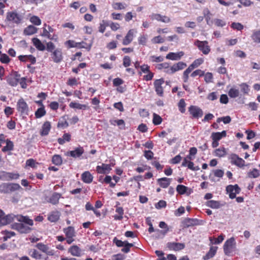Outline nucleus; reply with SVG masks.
<instances>
[{"mask_svg": "<svg viewBox=\"0 0 260 260\" xmlns=\"http://www.w3.org/2000/svg\"><path fill=\"white\" fill-rule=\"evenodd\" d=\"M112 7L114 10H120L124 9L126 5L121 3H114L112 4Z\"/></svg>", "mask_w": 260, "mask_h": 260, "instance_id": "6e6d98bb", "label": "nucleus"}, {"mask_svg": "<svg viewBox=\"0 0 260 260\" xmlns=\"http://www.w3.org/2000/svg\"><path fill=\"white\" fill-rule=\"evenodd\" d=\"M114 164H106L102 163L101 166H97L96 171L98 174H105L109 173L112 170L111 167L114 166Z\"/></svg>", "mask_w": 260, "mask_h": 260, "instance_id": "4468645a", "label": "nucleus"}, {"mask_svg": "<svg viewBox=\"0 0 260 260\" xmlns=\"http://www.w3.org/2000/svg\"><path fill=\"white\" fill-rule=\"evenodd\" d=\"M36 247L48 255L52 256L54 255V251L51 249L47 245L43 243H37L36 245Z\"/></svg>", "mask_w": 260, "mask_h": 260, "instance_id": "a211bd4d", "label": "nucleus"}, {"mask_svg": "<svg viewBox=\"0 0 260 260\" xmlns=\"http://www.w3.org/2000/svg\"><path fill=\"white\" fill-rule=\"evenodd\" d=\"M188 112L192 118L199 119L203 115L202 109L197 106H190L188 108Z\"/></svg>", "mask_w": 260, "mask_h": 260, "instance_id": "0eeeda50", "label": "nucleus"}, {"mask_svg": "<svg viewBox=\"0 0 260 260\" xmlns=\"http://www.w3.org/2000/svg\"><path fill=\"white\" fill-rule=\"evenodd\" d=\"M68 252L73 256L80 257L82 255V250L77 245H74L69 248Z\"/></svg>", "mask_w": 260, "mask_h": 260, "instance_id": "412c9836", "label": "nucleus"}, {"mask_svg": "<svg viewBox=\"0 0 260 260\" xmlns=\"http://www.w3.org/2000/svg\"><path fill=\"white\" fill-rule=\"evenodd\" d=\"M32 42L34 46L37 50L43 51L46 49L45 46L43 44L41 41L37 38L32 39Z\"/></svg>", "mask_w": 260, "mask_h": 260, "instance_id": "a878e982", "label": "nucleus"}, {"mask_svg": "<svg viewBox=\"0 0 260 260\" xmlns=\"http://www.w3.org/2000/svg\"><path fill=\"white\" fill-rule=\"evenodd\" d=\"M60 217V213L58 211L51 212L48 216V220L52 222L57 221Z\"/></svg>", "mask_w": 260, "mask_h": 260, "instance_id": "473e14b6", "label": "nucleus"}, {"mask_svg": "<svg viewBox=\"0 0 260 260\" xmlns=\"http://www.w3.org/2000/svg\"><path fill=\"white\" fill-rule=\"evenodd\" d=\"M46 48L47 51L49 52H52L55 49V46L54 44V43L51 41H49L46 44Z\"/></svg>", "mask_w": 260, "mask_h": 260, "instance_id": "69168bd1", "label": "nucleus"}, {"mask_svg": "<svg viewBox=\"0 0 260 260\" xmlns=\"http://www.w3.org/2000/svg\"><path fill=\"white\" fill-rule=\"evenodd\" d=\"M61 197L62 195L61 193L54 192L52 194L49 200L47 201V202L54 205H57L59 203V199Z\"/></svg>", "mask_w": 260, "mask_h": 260, "instance_id": "5701e85b", "label": "nucleus"}, {"mask_svg": "<svg viewBox=\"0 0 260 260\" xmlns=\"http://www.w3.org/2000/svg\"><path fill=\"white\" fill-rule=\"evenodd\" d=\"M13 229L17 230L21 234H27L31 232L32 229L23 223H15L12 225Z\"/></svg>", "mask_w": 260, "mask_h": 260, "instance_id": "6e6552de", "label": "nucleus"}, {"mask_svg": "<svg viewBox=\"0 0 260 260\" xmlns=\"http://www.w3.org/2000/svg\"><path fill=\"white\" fill-rule=\"evenodd\" d=\"M2 233L4 235L3 237V241H6L8 239L11 238L12 237L15 236V233L14 232L12 231H4L2 232Z\"/></svg>", "mask_w": 260, "mask_h": 260, "instance_id": "3c124183", "label": "nucleus"}, {"mask_svg": "<svg viewBox=\"0 0 260 260\" xmlns=\"http://www.w3.org/2000/svg\"><path fill=\"white\" fill-rule=\"evenodd\" d=\"M147 41V37L145 35H141L138 39V43L139 45L145 46Z\"/></svg>", "mask_w": 260, "mask_h": 260, "instance_id": "774afa93", "label": "nucleus"}, {"mask_svg": "<svg viewBox=\"0 0 260 260\" xmlns=\"http://www.w3.org/2000/svg\"><path fill=\"white\" fill-rule=\"evenodd\" d=\"M204 62V60L202 58H199L194 60L193 62L189 66V67L183 72L182 79L184 83H187L189 79V74L191 71L199 67Z\"/></svg>", "mask_w": 260, "mask_h": 260, "instance_id": "f03ea898", "label": "nucleus"}, {"mask_svg": "<svg viewBox=\"0 0 260 260\" xmlns=\"http://www.w3.org/2000/svg\"><path fill=\"white\" fill-rule=\"evenodd\" d=\"M134 246V244L128 243L127 241H125V243L123 245V248L121 249V251L127 253L130 251V248Z\"/></svg>", "mask_w": 260, "mask_h": 260, "instance_id": "864d4df0", "label": "nucleus"}, {"mask_svg": "<svg viewBox=\"0 0 260 260\" xmlns=\"http://www.w3.org/2000/svg\"><path fill=\"white\" fill-rule=\"evenodd\" d=\"M186 106V104L185 102L184 99H181L179 100L178 103V107L179 111L181 113H184L186 109L185 107Z\"/></svg>", "mask_w": 260, "mask_h": 260, "instance_id": "de8ad7c7", "label": "nucleus"}, {"mask_svg": "<svg viewBox=\"0 0 260 260\" xmlns=\"http://www.w3.org/2000/svg\"><path fill=\"white\" fill-rule=\"evenodd\" d=\"M84 153V149L82 147L79 146L76 148L74 150L69 152L70 156L76 158L81 156Z\"/></svg>", "mask_w": 260, "mask_h": 260, "instance_id": "c756f323", "label": "nucleus"}, {"mask_svg": "<svg viewBox=\"0 0 260 260\" xmlns=\"http://www.w3.org/2000/svg\"><path fill=\"white\" fill-rule=\"evenodd\" d=\"M21 188L18 183H2L0 184V193L8 194Z\"/></svg>", "mask_w": 260, "mask_h": 260, "instance_id": "7ed1b4c3", "label": "nucleus"}, {"mask_svg": "<svg viewBox=\"0 0 260 260\" xmlns=\"http://www.w3.org/2000/svg\"><path fill=\"white\" fill-rule=\"evenodd\" d=\"M5 142L6 143V145L2 148V151L4 152L12 151L14 149L13 142L10 139H7Z\"/></svg>", "mask_w": 260, "mask_h": 260, "instance_id": "58836bf2", "label": "nucleus"}, {"mask_svg": "<svg viewBox=\"0 0 260 260\" xmlns=\"http://www.w3.org/2000/svg\"><path fill=\"white\" fill-rule=\"evenodd\" d=\"M17 109L21 115H28L29 110L28 105L22 98L18 100L17 104Z\"/></svg>", "mask_w": 260, "mask_h": 260, "instance_id": "1a4fd4ad", "label": "nucleus"}, {"mask_svg": "<svg viewBox=\"0 0 260 260\" xmlns=\"http://www.w3.org/2000/svg\"><path fill=\"white\" fill-rule=\"evenodd\" d=\"M226 132L225 131H223L221 132H213L212 133L211 138L212 140L219 141L223 137H226Z\"/></svg>", "mask_w": 260, "mask_h": 260, "instance_id": "2f4dec72", "label": "nucleus"}, {"mask_svg": "<svg viewBox=\"0 0 260 260\" xmlns=\"http://www.w3.org/2000/svg\"><path fill=\"white\" fill-rule=\"evenodd\" d=\"M20 75L16 73L14 75L9 77L7 79L8 83L12 86H16L17 85Z\"/></svg>", "mask_w": 260, "mask_h": 260, "instance_id": "4be33fe9", "label": "nucleus"}, {"mask_svg": "<svg viewBox=\"0 0 260 260\" xmlns=\"http://www.w3.org/2000/svg\"><path fill=\"white\" fill-rule=\"evenodd\" d=\"M231 27L233 29L237 30H242L244 28V26L239 22H233L231 25Z\"/></svg>", "mask_w": 260, "mask_h": 260, "instance_id": "e2e57ef3", "label": "nucleus"}, {"mask_svg": "<svg viewBox=\"0 0 260 260\" xmlns=\"http://www.w3.org/2000/svg\"><path fill=\"white\" fill-rule=\"evenodd\" d=\"M19 176V174L17 173L8 172V181L17 180Z\"/></svg>", "mask_w": 260, "mask_h": 260, "instance_id": "bf43d9fd", "label": "nucleus"}, {"mask_svg": "<svg viewBox=\"0 0 260 260\" xmlns=\"http://www.w3.org/2000/svg\"><path fill=\"white\" fill-rule=\"evenodd\" d=\"M165 81L163 78L156 79L154 81V87L156 94L159 96H163L164 88L162 85L164 83Z\"/></svg>", "mask_w": 260, "mask_h": 260, "instance_id": "ddd939ff", "label": "nucleus"}, {"mask_svg": "<svg viewBox=\"0 0 260 260\" xmlns=\"http://www.w3.org/2000/svg\"><path fill=\"white\" fill-rule=\"evenodd\" d=\"M203 14L206 20L207 23L209 24V22L211 20V16L210 10L208 8L205 9L203 11Z\"/></svg>", "mask_w": 260, "mask_h": 260, "instance_id": "680f3d73", "label": "nucleus"}, {"mask_svg": "<svg viewBox=\"0 0 260 260\" xmlns=\"http://www.w3.org/2000/svg\"><path fill=\"white\" fill-rule=\"evenodd\" d=\"M29 254L31 257L36 259H40L42 258V255L35 249H30L29 251Z\"/></svg>", "mask_w": 260, "mask_h": 260, "instance_id": "49530a36", "label": "nucleus"}, {"mask_svg": "<svg viewBox=\"0 0 260 260\" xmlns=\"http://www.w3.org/2000/svg\"><path fill=\"white\" fill-rule=\"evenodd\" d=\"M71 139V136L69 133H64L62 138H59L57 142L60 145H63L66 142H70Z\"/></svg>", "mask_w": 260, "mask_h": 260, "instance_id": "ea45409f", "label": "nucleus"}, {"mask_svg": "<svg viewBox=\"0 0 260 260\" xmlns=\"http://www.w3.org/2000/svg\"><path fill=\"white\" fill-rule=\"evenodd\" d=\"M109 26V21L103 20L100 23L99 27V31L101 33H104L105 31L106 27Z\"/></svg>", "mask_w": 260, "mask_h": 260, "instance_id": "09e8293b", "label": "nucleus"}, {"mask_svg": "<svg viewBox=\"0 0 260 260\" xmlns=\"http://www.w3.org/2000/svg\"><path fill=\"white\" fill-rule=\"evenodd\" d=\"M184 53L183 51H180L177 53L170 52L167 56L166 58L172 60H178L184 55Z\"/></svg>", "mask_w": 260, "mask_h": 260, "instance_id": "393cba45", "label": "nucleus"}, {"mask_svg": "<svg viewBox=\"0 0 260 260\" xmlns=\"http://www.w3.org/2000/svg\"><path fill=\"white\" fill-rule=\"evenodd\" d=\"M37 31V28L35 26L30 25L24 29V34L26 35L29 36L36 33Z\"/></svg>", "mask_w": 260, "mask_h": 260, "instance_id": "a19ab883", "label": "nucleus"}, {"mask_svg": "<svg viewBox=\"0 0 260 260\" xmlns=\"http://www.w3.org/2000/svg\"><path fill=\"white\" fill-rule=\"evenodd\" d=\"M182 224L184 228H188L201 224V220L198 218H185L182 221Z\"/></svg>", "mask_w": 260, "mask_h": 260, "instance_id": "9d476101", "label": "nucleus"}, {"mask_svg": "<svg viewBox=\"0 0 260 260\" xmlns=\"http://www.w3.org/2000/svg\"><path fill=\"white\" fill-rule=\"evenodd\" d=\"M215 156L221 157L224 156L226 154V151L224 147H220L216 149L213 152Z\"/></svg>", "mask_w": 260, "mask_h": 260, "instance_id": "79ce46f5", "label": "nucleus"}, {"mask_svg": "<svg viewBox=\"0 0 260 260\" xmlns=\"http://www.w3.org/2000/svg\"><path fill=\"white\" fill-rule=\"evenodd\" d=\"M235 244V241L234 238H231L225 242L223 245V250L225 255H230L233 251Z\"/></svg>", "mask_w": 260, "mask_h": 260, "instance_id": "f8f14e48", "label": "nucleus"}, {"mask_svg": "<svg viewBox=\"0 0 260 260\" xmlns=\"http://www.w3.org/2000/svg\"><path fill=\"white\" fill-rule=\"evenodd\" d=\"M30 21L36 25H39L41 24V20L40 18L37 16H32L30 18Z\"/></svg>", "mask_w": 260, "mask_h": 260, "instance_id": "0e129e2a", "label": "nucleus"}, {"mask_svg": "<svg viewBox=\"0 0 260 260\" xmlns=\"http://www.w3.org/2000/svg\"><path fill=\"white\" fill-rule=\"evenodd\" d=\"M186 66V63L183 61H179L177 63H174L171 67H170L169 63L168 62L161 63L157 64L156 68L158 70L164 69L165 70V72L166 74L172 75L178 71L184 69Z\"/></svg>", "mask_w": 260, "mask_h": 260, "instance_id": "f257e3e1", "label": "nucleus"}, {"mask_svg": "<svg viewBox=\"0 0 260 260\" xmlns=\"http://www.w3.org/2000/svg\"><path fill=\"white\" fill-rule=\"evenodd\" d=\"M93 176L89 171H85L81 175V179L85 183H90L92 182Z\"/></svg>", "mask_w": 260, "mask_h": 260, "instance_id": "cd10ccee", "label": "nucleus"}, {"mask_svg": "<svg viewBox=\"0 0 260 260\" xmlns=\"http://www.w3.org/2000/svg\"><path fill=\"white\" fill-rule=\"evenodd\" d=\"M46 26H47V24L45 23L44 25V27H43V32L41 34V36L43 37L47 38L50 40H53L54 42H57L58 40L57 35L54 34L52 35L50 34L48 32V29H47L45 27Z\"/></svg>", "mask_w": 260, "mask_h": 260, "instance_id": "6ab92c4d", "label": "nucleus"}, {"mask_svg": "<svg viewBox=\"0 0 260 260\" xmlns=\"http://www.w3.org/2000/svg\"><path fill=\"white\" fill-rule=\"evenodd\" d=\"M69 106L71 108L81 110H86L89 109V107L87 106L86 105L81 104L78 103H76L74 102H72L71 103H70V104H69Z\"/></svg>", "mask_w": 260, "mask_h": 260, "instance_id": "4c0bfd02", "label": "nucleus"}, {"mask_svg": "<svg viewBox=\"0 0 260 260\" xmlns=\"http://www.w3.org/2000/svg\"><path fill=\"white\" fill-rule=\"evenodd\" d=\"M67 238H74L75 236V231L74 227L70 226L63 229Z\"/></svg>", "mask_w": 260, "mask_h": 260, "instance_id": "f704fd0d", "label": "nucleus"}, {"mask_svg": "<svg viewBox=\"0 0 260 260\" xmlns=\"http://www.w3.org/2000/svg\"><path fill=\"white\" fill-rule=\"evenodd\" d=\"M259 171L256 169H253L248 173L249 178H257L259 176Z\"/></svg>", "mask_w": 260, "mask_h": 260, "instance_id": "13d9d810", "label": "nucleus"}, {"mask_svg": "<svg viewBox=\"0 0 260 260\" xmlns=\"http://www.w3.org/2000/svg\"><path fill=\"white\" fill-rule=\"evenodd\" d=\"M218 247L216 246H211L209 251L203 257L204 260H208L212 258L216 253Z\"/></svg>", "mask_w": 260, "mask_h": 260, "instance_id": "7c9ffc66", "label": "nucleus"}, {"mask_svg": "<svg viewBox=\"0 0 260 260\" xmlns=\"http://www.w3.org/2000/svg\"><path fill=\"white\" fill-rule=\"evenodd\" d=\"M52 162L56 166H60L62 164V158L61 155L55 154L52 157Z\"/></svg>", "mask_w": 260, "mask_h": 260, "instance_id": "c03bdc74", "label": "nucleus"}, {"mask_svg": "<svg viewBox=\"0 0 260 260\" xmlns=\"http://www.w3.org/2000/svg\"><path fill=\"white\" fill-rule=\"evenodd\" d=\"M188 189V188L184 185L179 184L176 187V191L179 194L181 195L184 194L186 193L187 195H189L191 193V190L190 189L189 191L187 192Z\"/></svg>", "mask_w": 260, "mask_h": 260, "instance_id": "72a5a7b5", "label": "nucleus"}, {"mask_svg": "<svg viewBox=\"0 0 260 260\" xmlns=\"http://www.w3.org/2000/svg\"><path fill=\"white\" fill-rule=\"evenodd\" d=\"M231 162L233 165H235L240 168H242L245 166V160L242 158L235 153H233L230 156Z\"/></svg>", "mask_w": 260, "mask_h": 260, "instance_id": "2eb2a0df", "label": "nucleus"}, {"mask_svg": "<svg viewBox=\"0 0 260 260\" xmlns=\"http://www.w3.org/2000/svg\"><path fill=\"white\" fill-rule=\"evenodd\" d=\"M117 214L114 215L113 217L115 220H121L123 219L124 210L121 207H117L115 210Z\"/></svg>", "mask_w": 260, "mask_h": 260, "instance_id": "e433bc0d", "label": "nucleus"}, {"mask_svg": "<svg viewBox=\"0 0 260 260\" xmlns=\"http://www.w3.org/2000/svg\"><path fill=\"white\" fill-rule=\"evenodd\" d=\"M226 193L229 194L230 199L236 198V194H239L241 191V188L238 184L229 185L226 187Z\"/></svg>", "mask_w": 260, "mask_h": 260, "instance_id": "423d86ee", "label": "nucleus"}, {"mask_svg": "<svg viewBox=\"0 0 260 260\" xmlns=\"http://www.w3.org/2000/svg\"><path fill=\"white\" fill-rule=\"evenodd\" d=\"M6 20L9 22L18 24L21 22L22 18L18 13L12 11L7 13Z\"/></svg>", "mask_w": 260, "mask_h": 260, "instance_id": "9b49d317", "label": "nucleus"}, {"mask_svg": "<svg viewBox=\"0 0 260 260\" xmlns=\"http://www.w3.org/2000/svg\"><path fill=\"white\" fill-rule=\"evenodd\" d=\"M167 246L170 250L179 251L184 249L185 245L181 243L168 242L167 244Z\"/></svg>", "mask_w": 260, "mask_h": 260, "instance_id": "aec40b11", "label": "nucleus"}, {"mask_svg": "<svg viewBox=\"0 0 260 260\" xmlns=\"http://www.w3.org/2000/svg\"><path fill=\"white\" fill-rule=\"evenodd\" d=\"M194 45L205 55L208 54L211 51L210 47L207 41H201L197 40L194 41Z\"/></svg>", "mask_w": 260, "mask_h": 260, "instance_id": "20e7f679", "label": "nucleus"}, {"mask_svg": "<svg viewBox=\"0 0 260 260\" xmlns=\"http://www.w3.org/2000/svg\"><path fill=\"white\" fill-rule=\"evenodd\" d=\"M204 80L207 83L212 82L213 75L210 72H207L204 74Z\"/></svg>", "mask_w": 260, "mask_h": 260, "instance_id": "338daca9", "label": "nucleus"}, {"mask_svg": "<svg viewBox=\"0 0 260 260\" xmlns=\"http://www.w3.org/2000/svg\"><path fill=\"white\" fill-rule=\"evenodd\" d=\"M206 206L212 209H218L223 206L219 201L209 200L206 202Z\"/></svg>", "mask_w": 260, "mask_h": 260, "instance_id": "c9c22d12", "label": "nucleus"}, {"mask_svg": "<svg viewBox=\"0 0 260 260\" xmlns=\"http://www.w3.org/2000/svg\"><path fill=\"white\" fill-rule=\"evenodd\" d=\"M46 114L44 106L41 107L35 112V115L36 118H40Z\"/></svg>", "mask_w": 260, "mask_h": 260, "instance_id": "a18cd8bd", "label": "nucleus"}, {"mask_svg": "<svg viewBox=\"0 0 260 260\" xmlns=\"http://www.w3.org/2000/svg\"><path fill=\"white\" fill-rule=\"evenodd\" d=\"M171 181V178L167 177H162L157 179V183L161 187L164 188H167L170 185Z\"/></svg>", "mask_w": 260, "mask_h": 260, "instance_id": "b1692460", "label": "nucleus"}, {"mask_svg": "<svg viewBox=\"0 0 260 260\" xmlns=\"http://www.w3.org/2000/svg\"><path fill=\"white\" fill-rule=\"evenodd\" d=\"M0 56V61L2 63L8 64L10 62L11 59L6 54L1 53Z\"/></svg>", "mask_w": 260, "mask_h": 260, "instance_id": "5fc2aeb1", "label": "nucleus"}, {"mask_svg": "<svg viewBox=\"0 0 260 260\" xmlns=\"http://www.w3.org/2000/svg\"><path fill=\"white\" fill-rule=\"evenodd\" d=\"M51 127V126L49 121H47L45 122L42 126V128L40 131V135L42 136H47L48 135Z\"/></svg>", "mask_w": 260, "mask_h": 260, "instance_id": "bb28decb", "label": "nucleus"}, {"mask_svg": "<svg viewBox=\"0 0 260 260\" xmlns=\"http://www.w3.org/2000/svg\"><path fill=\"white\" fill-rule=\"evenodd\" d=\"M137 31L134 29H129L122 40V44L123 45H129L134 38L135 34Z\"/></svg>", "mask_w": 260, "mask_h": 260, "instance_id": "dca6fc26", "label": "nucleus"}, {"mask_svg": "<svg viewBox=\"0 0 260 260\" xmlns=\"http://www.w3.org/2000/svg\"><path fill=\"white\" fill-rule=\"evenodd\" d=\"M110 26L111 29L114 31H115L118 30L120 27V24L118 23L114 22L112 21L109 22V26Z\"/></svg>", "mask_w": 260, "mask_h": 260, "instance_id": "052dcab7", "label": "nucleus"}, {"mask_svg": "<svg viewBox=\"0 0 260 260\" xmlns=\"http://www.w3.org/2000/svg\"><path fill=\"white\" fill-rule=\"evenodd\" d=\"M16 218L20 222H24L30 226H32L34 221L27 216L18 215L16 216Z\"/></svg>", "mask_w": 260, "mask_h": 260, "instance_id": "c85d7f7f", "label": "nucleus"}, {"mask_svg": "<svg viewBox=\"0 0 260 260\" xmlns=\"http://www.w3.org/2000/svg\"><path fill=\"white\" fill-rule=\"evenodd\" d=\"M51 53V58L54 62L59 63L62 60L63 55L61 49L57 48Z\"/></svg>", "mask_w": 260, "mask_h": 260, "instance_id": "f3484780", "label": "nucleus"}, {"mask_svg": "<svg viewBox=\"0 0 260 260\" xmlns=\"http://www.w3.org/2000/svg\"><path fill=\"white\" fill-rule=\"evenodd\" d=\"M64 44L68 48H77V46H79V44H78V43L71 40L67 41Z\"/></svg>", "mask_w": 260, "mask_h": 260, "instance_id": "4d7b16f0", "label": "nucleus"}, {"mask_svg": "<svg viewBox=\"0 0 260 260\" xmlns=\"http://www.w3.org/2000/svg\"><path fill=\"white\" fill-rule=\"evenodd\" d=\"M162 118L161 117L158 115V114L156 113H153V123L155 125H157L160 124L162 122Z\"/></svg>", "mask_w": 260, "mask_h": 260, "instance_id": "603ef678", "label": "nucleus"}, {"mask_svg": "<svg viewBox=\"0 0 260 260\" xmlns=\"http://www.w3.org/2000/svg\"><path fill=\"white\" fill-rule=\"evenodd\" d=\"M15 218L16 216L12 214L5 215L4 212L0 209V226L10 224Z\"/></svg>", "mask_w": 260, "mask_h": 260, "instance_id": "39448f33", "label": "nucleus"}, {"mask_svg": "<svg viewBox=\"0 0 260 260\" xmlns=\"http://www.w3.org/2000/svg\"><path fill=\"white\" fill-rule=\"evenodd\" d=\"M251 39L255 43H260V29L254 30L251 36Z\"/></svg>", "mask_w": 260, "mask_h": 260, "instance_id": "37998d69", "label": "nucleus"}, {"mask_svg": "<svg viewBox=\"0 0 260 260\" xmlns=\"http://www.w3.org/2000/svg\"><path fill=\"white\" fill-rule=\"evenodd\" d=\"M228 94L231 98H236L239 95V90L234 87L231 88L228 92Z\"/></svg>", "mask_w": 260, "mask_h": 260, "instance_id": "8fccbe9b", "label": "nucleus"}]
</instances>
